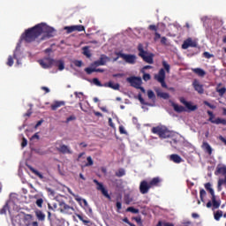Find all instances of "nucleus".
Segmentation results:
<instances>
[{
	"label": "nucleus",
	"instance_id": "8fccbe9b",
	"mask_svg": "<svg viewBox=\"0 0 226 226\" xmlns=\"http://www.w3.org/2000/svg\"><path fill=\"white\" fill-rule=\"evenodd\" d=\"M87 163H86V167H91V165L94 164V162H93V158H91V156H88L87 158Z\"/></svg>",
	"mask_w": 226,
	"mask_h": 226
},
{
	"label": "nucleus",
	"instance_id": "5fc2aeb1",
	"mask_svg": "<svg viewBox=\"0 0 226 226\" xmlns=\"http://www.w3.org/2000/svg\"><path fill=\"white\" fill-rule=\"evenodd\" d=\"M77 119V117H75V116H70V117H68L67 118H66V121H65V123L66 124H68V123H70L71 121H75Z\"/></svg>",
	"mask_w": 226,
	"mask_h": 226
},
{
	"label": "nucleus",
	"instance_id": "7ed1b4c3",
	"mask_svg": "<svg viewBox=\"0 0 226 226\" xmlns=\"http://www.w3.org/2000/svg\"><path fill=\"white\" fill-rule=\"evenodd\" d=\"M152 133L158 135L160 139H170L172 133L166 127L156 126L152 128Z\"/></svg>",
	"mask_w": 226,
	"mask_h": 226
},
{
	"label": "nucleus",
	"instance_id": "1a4fd4ad",
	"mask_svg": "<svg viewBox=\"0 0 226 226\" xmlns=\"http://www.w3.org/2000/svg\"><path fill=\"white\" fill-rule=\"evenodd\" d=\"M94 183L97 185V190L99 192H102V195L104 197H106V199H109V200H110V194H109V191H107V189H105V187L103 186V184L100 183L98 180L94 179Z\"/></svg>",
	"mask_w": 226,
	"mask_h": 226
},
{
	"label": "nucleus",
	"instance_id": "423d86ee",
	"mask_svg": "<svg viewBox=\"0 0 226 226\" xmlns=\"http://www.w3.org/2000/svg\"><path fill=\"white\" fill-rule=\"evenodd\" d=\"M127 82L131 84L132 87H135V89H138V87L142 86V79L135 76L127 78Z\"/></svg>",
	"mask_w": 226,
	"mask_h": 226
},
{
	"label": "nucleus",
	"instance_id": "ddd939ff",
	"mask_svg": "<svg viewBox=\"0 0 226 226\" xmlns=\"http://www.w3.org/2000/svg\"><path fill=\"white\" fill-rule=\"evenodd\" d=\"M56 150L58 153H62V154H72V150L66 145H60L56 147Z\"/></svg>",
	"mask_w": 226,
	"mask_h": 226
},
{
	"label": "nucleus",
	"instance_id": "393cba45",
	"mask_svg": "<svg viewBox=\"0 0 226 226\" xmlns=\"http://www.w3.org/2000/svg\"><path fill=\"white\" fill-rule=\"evenodd\" d=\"M77 218H79V220H80V222H82L85 225H87L89 223H91V221L89 219H87V216H84L80 214H76Z\"/></svg>",
	"mask_w": 226,
	"mask_h": 226
},
{
	"label": "nucleus",
	"instance_id": "6ab92c4d",
	"mask_svg": "<svg viewBox=\"0 0 226 226\" xmlns=\"http://www.w3.org/2000/svg\"><path fill=\"white\" fill-rule=\"evenodd\" d=\"M64 101H56L53 104H51L50 108L51 110H56V109H59V107H64Z\"/></svg>",
	"mask_w": 226,
	"mask_h": 226
},
{
	"label": "nucleus",
	"instance_id": "c85d7f7f",
	"mask_svg": "<svg viewBox=\"0 0 226 226\" xmlns=\"http://www.w3.org/2000/svg\"><path fill=\"white\" fill-rule=\"evenodd\" d=\"M29 170H31V172L33 174H34V176H37L38 178L40 179H43V174H41L40 171H38L37 170H35L34 168L33 167H29Z\"/></svg>",
	"mask_w": 226,
	"mask_h": 226
},
{
	"label": "nucleus",
	"instance_id": "f257e3e1",
	"mask_svg": "<svg viewBox=\"0 0 226 226\" xmlns=\"http://www.w3.org/2000/svg\"><path fill=\"white\" fill-rule=\"evenodd\" d=\"M56 30L43 23H41L26 29L21 35V39L24 40V41H26V43H31L39 36H41V41H43L54 38Z\"/></svg>",
	"mask_w": 226,
	"mask_h": 226
},
{
	"label": "nucleus",
	"instance_id": "e2e57ef3",
	"mask_svg": "<svg viewBox=\"0 0 226 226\" xmlns=\"http://www.w3.org/2000/svg\"><path fill=\"white\" fill-rule=\"evenodd\" d=\"M26 226H39L38 222H27Z\"/></svg>",
	"mask_w": 226,
	"mask_h": 226
},
{
	"label": "nucleus",
	"instance_id": "f03ea898",
	"mask_svg": "<svg viewBox=\"0 0 226 226\" xmlns=\"http://www.w3.org/2000/svg\"><path fill=\"white\" fill-rule=\"evenodd\" d=\"M138 50L139 57H141L145 63H147L148 64H153V63H154L153 59L154 55L144 50V46L142 44L138 45Z\"/></svg>",
	"mask_w": 226,
	"mask_h": 226
},
{
	"label": "nucleus",
	"instance_id": "4be33fe9",
	"mask_svg": "<svg viewBox=\"0 0 226 226\" xmlns=\"http://www.w3.org/2000/svg\"><path fill=\"white\" fill-rule=\"evenodd\" d=\"M35 216L39 222H45L46 215L41 210H35Z\"/></svg>",
	"mask_w": 226,
	"mask_h": 226
},
{
	"label": "nucleus",
	"instance_id": "09e8293b",
	"mask_svg": "<svg viewBox=\"0 0 226 226\" xmlns=\"http://www.w3.org/2000/svg\"><path fill=\"white\" fill-rule=\"evenodd\" d=\"M203 57H206V59H211V57H215V55H213L207 51H205L203 53Z\"/></svg>",
	"mask_w": 226,
	"mask_h": 226
},
{
	"label": "nucleus",
	"instance_id": "3c124183",
	"mask_svg": "<svg viewBox=\"0 0 226 226\" xmlns=\"http://www.w3.org/2000/svg\"><path fill=\"white\" fill-rule=\"evenodd\" d=\"M207 115L210 117L208 121H210V123H213V121H215V114H213V111L208 110L207 111Z\"/></svg>",
	"mask_w": 226,
	"mask_h": 226
},
{
	"label": "nucleus",
	"instance_id": "9d476101",
	"mask_svg": "<svg viewBox=\"0 0 226 226\" xmlns=\"http://www.w3.org/2000/svg\"><path fill=\"white\" fill-rule=\"evenodd\" d=\"M179 102H180V103L185 105V107H186V109H188L190 110V112H195V110H197L199 109V107H197V105H193L192 102L186 101V99H185V97H180Z\"/></svg>",
	"mask_w": 226,
	"mask_h": 226
},
{
	"label": "nucleus",
	"instance_id": "a211bd4d",
	"mask_svg": "<svg viewBox=\"0 0 226 226\" xmlns=\"http://www.w3.org/2000/svg\"><path fill=\"white\" fill-rule=\"evenodd\" d=\"M155 80L159 82L160 80H165V69H160L158 74L154 76Z\"/></svg>",
	"mask_w": 226,
	"mask_h": 226
},
{
	"label": "nucleus",
	"instance_id": "e433bc0d",
	"mask_svg": "<svg viewBox=\"0 0 226 226\" xmlns=\"http://www.w3.org/2000/svg\"><path fill=\"white\" fill-rule=\"evenodd\" d=\"M54 64H57L58 70L60 72H63V70H64V62H63L61 60L60 61H55Z\"/></svg>",
	"mask_w": 226,
	"mask_h": 226
},
{
	"label": "nucleus",
	"instance_id": "b1692460",
	"mask_svg": "<svg viewBox=\"0 0 226 226\" xmlns=\"http://www.w3.org/2000/svg\"><path fill=\"white\" fill-rule=\"evenodd\" d=\"M192 72L198 75V77H206V71L201 68H194L192 69Z\"/></svg>",
	"mask_w": 226,
	"mask_h": 226
},
{
	"label": "nucleus",
	"instance_id": "f8f14e48",
	"mask_svg": "<svg viewBox=\"0 0 226 226\" xmlns=\"http://www.w3.org/2000/svg\"><path fill=\"white\" fill-rule=\"evenodd\" d=\"M56 63V60L47 57L44 60H39V64L44 69L52 68V65Z\"/></svg>",
	"mask_w": 226,
	"mask_h": 226
},
{
	"label": "nucleus",
	"instance_id": "72a5a7b5",
	"mask_svg": "<svg viewBox=\"0 0 226 226\" xmlns=\"http://www.w3.org/2000/svg\"><path fill=\"white\" fill-rule=\"evenodd\" d=\"M99 61L102 66H105V64H107V61H109V56L102 55Z\"/></svg>",
	"mask_w": 226,
	"mask_h": 226
},
{
	"label": "nucleus",
	"instance_id": "c756f323",
	"mask_svg": "<svg viewBox=\"0 0 226 226\" xmlns=\"http://www.w3.org/2000/svg\"><path fill=\"white\" fill-rule=\"evenodd\" d=\"M138 100L139 101V102L141 103V105H147V107H153V105H151V103L146 102V101H145L144 98L142 97V94H138Z\"/></svg>",
	"mask_w": 226,
	"mask_h": 226
},
{
	"label": "nucleus",
	"instance_id": "f704fd0d",
	"mask_svg": "<svg viewBox=\"0 0 226 226\" xmlns=\"http://www.w3.org/2000/svg\"><path fill=\"white\" fill-rule=\"evenodd\" d=\"M48 208L49 209V211H59V208H57V203H48Z\"/></svg>",
	"mask_w": 226,
	"mask_h": 226
},
{
	"label": "nucleus",
	"instance_id": "a18cd8bd",
	"mask_svg": "<svg viewBox=\"0 0 226 226\" xmlns=\"http://www.w3.org/2000/svg\"><path fill=\"white\" fill-rule=\"evenodd\" d=\"M206 195H207L206 190L201 189L200 191V199L201 202H204V197H206Z\"/></svg>",
	"mask_w": 226,
	"mask_h": 226
},
{
	"label": "nucleus",
	"instance_id": "13d9d810",
	"mask_svg": "<svg viewBox=\"0 0 226 226\" xmlns=\"http://www.w3.org/2000/svg\"><path fill=\"white\" fill-rule=\"evenodd\" d=\"M148 29H149L150 31H155V33H156V31H158V26H156L155 25H150V26H148Z\"/></svg>",
	"mask_w": 226,
	"mask_h": 226
},
{
	"label": "nucleus",
	"instance_id": "de8ad7c7",
	"mask_svg": "<svg viewBox=\"0 0 226 226\" xmlns=\"http://www.w3.org/2000/svg\"><path fill=\"white\" fill-rule=\"evenodd\" d=\"M6 211H8V203H6L0 210V215H6Z\"/></svg>",
	"mask_w": 226,
	"mask_h": 226
},
{
	"label": "nucleus",
	"instance_id": "c03bdc74",
	"mask_svg": "<svg viewBox=\"0 0 226 226\" xmlns=\"http://www.w3.org/2000/svg\"><path fill=\"white\" fill-rule=\"evenodd\" d=\"M35 204L37 207H40L41 209V207H43V200L41 198L37 199Z\"/></svg>",
	"mask_w": 226,
	"mask_h": 226
},
{
	"label": "nucleus",
	"instance_id": "2f4dec72",
	"mask_svg": "<svg viewBox=\"0 0 226 226\" xmlns=\"http://www.w3.org/2000/svg\"><path fill=\"white\" fill-rule=\"evenodd\" d=\"M205 188L207 192H209L212 197L215 195V190L211 188V183L205 184Z\"/></svg>",
	"mask_w": 226,
	"mask_h": 226
},
{
	"label": "nucleus",
	"instance_id": "58836bf2",
	"mask_svg": "<svg viewBox=\"0 0 226 226\" xmlns=\"http://www.w3.org/2000/svg\"><path fill=\"white\" fill-rule=\"evenodd\" d=\"M147 96H148L149 100H153V102H154L156 100V95L154 94V92H153V90L147 91Z\"/></svg>",
	"mask_w": 226,
	"mask_h": 226
},
{
	"label": "nucleus",
	"instance_id": "cd10ccee",
	"mask_svg": "<svg viewBox=\"0 0 226 226\" xmlns=\"http://www.w3.org/2000/svg\"><path fill=\"white\" fill-rule=\"evenodd\" d=\"M222 204V202L219 200H216V196L214 195L212 196V206L214 207V209H218V207H220V205Z\"/></svg>",
	"mask_w": 226,
	"mask_h": 226
},
{
	"label": "nucleus",
	"instance_id": "5701e85b",
	"mask_svg": "<svg viewBox=\"0 0 226 226\" xmlns=\"http://www.w3.org/2000/svg\"><path fill=\"white\" fill-rule=\"evenodd\" d=\"M220 174H222V176H226V167L225 166H222V167L217 166L216 170L215 171V175L218 176Z\"/></svg>",
	"mask_w": 226,
	"mask_h": 226
},
{
	"label": "nucleus",
	"instance_id": "0e129e2a",
	"mask_svg": "<svg viewBox=\"0 0 226 226\" xmlns=\"http://www.w3.org/2000/svg\"><path fill=\"white\" fill-rule=\"evenodd\" d=\"M162 85V87L167 88V83H165V79L158 81Z\"/></svg>",
	"mask_w": 226,
	"mask_h": 226
},
{
	"label": "nucleus",
	"instance_id": "ea45409f",
	"mask_svg": "<svg viewBox=\"0 0 226 226\" xmlns=\"http://www.w3.org/2000/svg\"><path fill=\"white\" fill-rule=\"evenodd\" d=\"M127 213H132L133 215H139V209L133 207H129L126 209Z\"/></svg>",
	"mask_w": 226,
	"mask_h": 226
},
{
	"label": "nucleus",
	"instance_id": "39448f33",
	"mask_svg": "<svg viewBox=\"0 0 226 226\" xmlns=\"http://www.w3.org/2000/svg\"><path fill=\"white\" fill-rule=\"evenodd\" d=\"M58 206V211L63 215H72L73 211H75V208L73 207L66 204V202L64 201H59Z\"/></svg>",
	"mask_w": 226,
	"mask_h": 226
},
{
	"label": "nucleus",
	"instance_id": "774afa93",
	"mask_svg": "<svg viewBox=\"0 0 226 226\" xmlns=\"http://www.w3.org/2000/svg\"><path fill=\"white\" fill-rule=\"evenodd\" d=\"M219 183H222V185H226V175L224 176V179L221 178L218 180Z\"/></svg>",
	"mask_w": 226,
	"mask_h": 226
},
{
	"label": "nucleus",
	"instance_id": "aec40b11",
	"mask_svg": "<svg viewBox=\"0 0 226 226\" xmlns=\"http://www.w3.org/2000/svg\"><path fill=\"white\" fill-rule=\"evenodd\" d=\"M13 59L17 60V64H20L19 62V58L17 57V52H14L13 56H9L8 60H7V65L8 66H13Z\"/></svg>",
	"mask_w": 226,
	"mask_h": 226
},
{
	"label": "nucleus",
	"instance_id": "69168bd1",
	"mask_svg": "<svg viewBox=\"0 0 226 226\" xmlns=\"http://www.w3.org/2000/svg\"><path fill=\"white\" fill-rule=\"evenodd\" d=\"M160 38H162V35L159 33L155 32V34H154V41H156V40H160Z\"/></svg>",
	"mask_w": 226,
	"mask_h": 226
},
{
	"label": "nucleus",
	"instance_id": "c9c22d12",
	"mask_svg": "<svg viewBox=\"0 0 226 226\" xmlns=\"http://www.w3.org/2000/svg\"><path fill=\"white\" fill-rule=\"evenodd\" d=\"M222 216H223V211H222V210H218L214 215V218H215V220H216V222H220V218H222Z\"/></svg>",
	"mask_w": 226,
	"mask_h": 226
},
{
	"label": "nucleus",
	"instance_id": "79ce46f5",
	"mask_svg": "<svg viewBox=\"0 0 226 226\" xmlns=\"http://www.w3.org/2000/svg\"><path fill=\"white\" fill-rule=\"evenodd\" d=\"M126 171H124V169H119L117 172H116V176L117 177H123V176H125Z\"/></svg>",
	"mask_w": 226,
	"mask_h": 226
},
{
	"label": "nucleus",
	"instance_id": "f3484780",
	"mask_svg": "<svg viewBox=\"0 0 226 226\" xmlns=\"http://www.w3.org/2000/svg\"><path fill=\"white\" fill-rule=\"evenodd\" d=\"M103 87H109L110 89H114V91H119V87H120L119 83L114 84V82H112V81L105 83L103 85Z\"/></svg>",
	"mask_w": 226,
	"mask_h": 226
},
{
	"label": "nucleus",
	"instance_id": "473e14b6",
	"mask_svg": "<svg viewBox=\"0 0 226 226\" xmlns=\"http://www.w3.org/2000/svg\"><path fill=\"white\" fill-rule=\"evenodd\" d=\"M68 193H70V195H72L77 202H82V198H80V196H79L78 194L73 193L72 189H68Z\"/></svg>",
	"mask_w": 226,
	"mask_h": 226
},
{
	"label": "nucleus",
	"instance_id": "603ef678",
	"mask_svg": "<svg viewBox=\"0 0 226 226\" xmlns=\"http://www.w3.org/2000/svg\"><path fill=\"white\" fill-rule=\"evenodd\" d=\"M143 80H145V82H147L148 80H151V74L144 73L143 74Z\"/></svg>",
	"mask_w": 226,
	"mask_h": 226
},
{
	"label": "nucleus",
	"instance_id": "2eb2a0df",
	"mask_svg": "<svg viewBox=\"0 0 226 226\" xmlns=\"http://www.w3.org/2000/svg\"><path fill=\"white\" fill-rule=\"evenodd\" d=\"M170 160L174 163H182V162H184L183 158L177 154H172L171 155H170Z\"/></svg>",
	"mask_w": 226,
	"mask_h": 226
},
{
	"label": "nucleus",
	"instance_id": "6e6552de",
	"mask_svg": "<svg viewBox=\"0 0 226 226\" xmlns=\"http://www.w3.org/2000/svg\"><path fill=\"white\" fill-rule=\"evenodd\" d=\"M190 47H192L193 49H197V47H198L197 41H192L191 37H189L185 41H184V42L182 44V49L184 50L190 49Z\"/></svg>",
	"mask_w": 226,
	"mask_h": 226
},
{
	"label": "nucleus",
	"instance_id": "7c9ffc66",
	"mask_svg": "<svg viewBox=\"0 0 226 226\" xmlns=\"http://www.w3.org/2000/svg\"><path fill=\"white\" fill-rule=\"evenodd\" d=\"M213 124H223V126H226V119L217 117L215 121H213Z\"/></svg>",
	"mask_w": 226,
	"mask_h": 226
},
{
	"label": "nucleus",
	"instance_id": "37998d69",
	"mask_svg": "<svg viewBox=\"0 0 226 226\" xmlns=\"http://www.w3.org/2000/svg\"><path fill=\"white\" fill-rule=\"evenodd\" d=\"M216 92L219 94V96H223L226 93V87H223L222 88H219L218 87H216Z\"/></svg>",
	"mask_w": 226,
	"mask_h": 226
},
{
	"label": "nucleus",
	"instance_id": "bb28decb",
	"mask_svg": "<svg viewBox=\"0 0 226 226\" xmlns=\"http://www.w3.org/2000/svg\"><path fill=\"white\" fill-rule=\"evenodd\" d=\"M155 93L157 96L163 98V100H169V98H170V95L168 93L161 92L160 90H155Z\"/></svg>",
	"mask_w": 226,
	"mask_h": 226
},
{
	"label": "nucleus",
	"instance_id": "4468645a",
	"mask_svg": "<svg viewBox=\"0 0 226 226\" xmlns=\"http://www.w3.org/2000/svg\"><path fill=\"white\" fill-rule=\"evenodd\" d=\"M192 86L195 89V91H197V93H199V94H204V86L200 85V83L197 80H194L192 83Z\"/></svg>",
	"mask_w": 226,
	"mask_h": 226
},
{
	"label": "nucleus",
	"instance_id": "052dcab7",
	"mask_svg": "<svg viewBox=\"0 0 226 226\" xmlns=\"http://www.w3.org/2000/svg\"><path fill=\"white\" fill-rule=\"evenodd\" d=\"M26 146H27V139L26 138H23L21 142V147H26Z\"/></svg>",
	"mask_w": 226,
	"mask_h": 226
},
{
	"label": "nucleus",
	"instance_id": "a878e982",
	"mask_svg": "<svg viewBox=\"0 0 226 226\" xmlns=\"http://www.w3.org/2000/svg\"><path fill=\"white\" fill-rule=\"evenodd\" d=\"M172 107L175 110V112H178V113H181V112H185L186 109H185V107L179 105V104H176V103H172Z\"/></svg>",
	"mask_w": 226,
	"mask_h": 226
},
{
	"label": "nucleus",
	"instance_id": "6e6d98bb",
	"mask_svg": "<svg viewBox=\"0 0 226 226\" xmlns=\"http://www.w3.org/2000/svg\"><path fill=\"white\" fill-rule=\"evenodd\" d=\"M204 105H207V107H209V109H216V106L211 104V103H210L209 102H207V101H205V102H204Z\"/></svg>",
	"mask_w": 226,
	"mask_h": 226
},
{
	"label": "nucleus",
	"instance_id": "680f3d73",
	"mask_svg": "<svg viewBox=\"0 0 226 226\" xmlns=\"http://www.w3.org/2000/svg\"><path fill=\"white\" fill-rule=\"evenodd\" d=\"M116 206H117V211H121V209L123 207L121 201H117Z\"/></svg>",
	"mask_w": 226,
	"mask_h": 226
},
{
	"label": "nucleus",
	"instance_id": "4c0bfd02",
	"mask_svg": "<svg viewBox=\"0 0 226 226\" xmlns=\"http://www.w3.org/2000/svg\"><path fill=\"white\" fill-rule=\"evenodd\" d=\"M83 55L86 56L87 57H91V51L89 50V47L85 46L83 48Z\"/></svg>",
	"mask_w": 226,
	"mask_h": 226
},
{
	"label": "nucleus",
	"instance_id": "bf43d9fd",
	"mask_svg": "<svg viewBox=\"0 0 226 226\" xmlns=\"http://www.w3.org/2000/svg\"><path fill=\"white\" fill-rule=\"evenodd\" d=\"M119 132L121 135H126V130H124V127L123 125L119 126Z\"/></svg>",
	"mask_w": 226,
	"mask_h": 226
},
{
	"label": "nucleus",
	"instance_id": "20e7f679",
	"mask_svg": "<svg viewBox=\"0 0 226 226\" xmlns=\"http://www.w3.org/2000/svg\"><path fill=\"white\" fill-rule=\"evenodd\" d=\"M116 55L117 56V57L115 58V61H117V59H119V57H121L128 64H135V63H137V56H135V55L124 54L122 52H117V53H116Z\"/></svg>",
	"mask_w": 226,
	"mask_h": 226
},
{
	"label": "nucleus",
	"instance_id": "412c9836",
	"mask_svg": "<svg viewBox=\"0 0 226 226\" xmlns=\"http://www.w3.org/2000/svg\"><path fill=\"white\" fill-rule=\"evenodd\" d=\"M202 149L206 151L209 154H213V148L211 147V145L207 143V141H204L201 146Z\"/></svg>",
	"mask_w": 226,
	"mask_h": 226
},
{
	"label": "nucleus",
	"instance_id": "338daca9",
	"mask_svg": "<svg viewBox=\"0 0 226 226\" xmlns=\"http://www.w3.org/2000/svg\"><path fill=\"white\" fill-rule=\"evenodd\" d=\"M108 123L111 128H115L114 123L110 117L108 119Z\"/></svg>",
	"mask_w": 226,
	"mask_h": 226
},
{
	"label": "nucleus",
	"instance_id": "9b49d317",
	"mask_svg": "<svg viewBox=\"0 0 226 226\" xmlns=\"http://www.w3.org/2000/svg\"><path fill=\"white\" fill-rule=\"evenodd\" d=\"M149 190H151V185L149 182L146 180H142L139 184V192L142 195H146V193H149Z\"/></svg>",
	"mask_w": 226,
	"mask_h": 226
},
{
	"label": "nucleus",
	"instance_id": "dca6fc26",
	"mask_svg": "<svg viewBox=\"0 0 226 226\" xmlns=\"http://www.w3.org/2000/svg\"><path fill=\"white\" fill-rule=\"evenodd\" d=\"M162 183V178L160 177H154L148 184L150 185V188H154V186H160V184Z\"/></svg>",
	"mask_w": 226,
	"mask_h": 226
},
{
	"label": "nucleus",
	"instance_id": "49530a36",
	"mask_svg": "<svg viewBox=\"0 0 226 226\" xmlns=\"http://www.w3.org/2000/svg\"><path fill=\"white\" fill-rule=\"evenodd\" d=\"M93 82L95 86H98V87H103V85L102 84L100 79H98V78H94Z\"/></svg>",
	"mask_w": 226,
	"mask_h": 226
},
{
	"label": "nucleus",
	"instance_id": "0eeeda50",
	"mask_svg": "<svg viewBox=\"0 0 226 226\" xmlns=\"http://www.w3.org/2000/svg\"><path fill=\"white\" fill-rule=\"evenodd\" d=\"M64 31H66L67 34L74 33V31H78L79 33H81V31H86V28L82 25L64 26Z\"/></svg>",
	"mask_w": 226,
	"mask_h": 226
},
{
	"label": "nucleus",
	"instance_id": "864d4df0",
	"mask_svg": "<svg viewBox=\"0 0 226 226\" xmlns=\"http://www.w3.org/2000/svg\"><path fill=\"white\" fill-rule=\"evenodd\" d=\"M86 73H87V75H91V73H94V68H91V67H87L85 69Z\"/></svg>",
	"mask_w": 226,
	"mask_h": 226
},
{
	"label": "nucleus",
	"instance_id": "4d7b16f0",
	"mask_svg": "<svg viewBox=\"0 0 226 226\" xmlns=\"http://www.w3.org/2000/svg\"><path fill=\"white\" fill-rule=\"evenodd\" d=\"M74 66H77L78 68L82 67V61H80V60H75V61H74Z\"/></svg>",
	"mask_w": 226,
	"mask_h": 226
},
{
	"label": "nucleus",
	"instance_id": "a19ab883",
	"mask_svg": "<svg viewBox=\"0 0 226 226\" xmlns=\"http://www.w3.org/2000/svg\"><path fill=\"white\" fill-rule=\"evenodd\" d=\"M162 66L164 68V70H166L167 73H170V64H169V63H167V61H162Z\"/></svg>",
	"mask_w": 226,
	"mask_h": 226
}]
</instances>
